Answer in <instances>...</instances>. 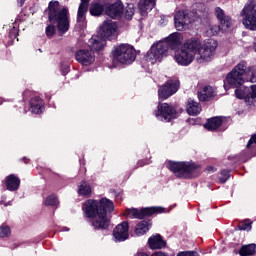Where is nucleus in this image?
I'll return each instance as SVG.
<instances>
[{
	"label": "nucleus",
	"instance_id": "nucleus-6",
	"mask_svg": "<svg viewBox=\"0 0 256 256\" xmlns=\"http://www.w3.org/2000/svg\"><path fill=\"white\" fill-rule=\"evenodd\" d=\"M114 61L121 63L122 65H131L137 58V52L135 48L129 44H120L114 47L112 51Z\"/></svg>",
	"mask_w": 256,
	"mask_h": 256
},
{
	"label": "nucleus",
	"instance_id": "nucleus-32",
	"mask_svg": "<svg viewBox=\"0 0 256 256\" xmlns=\"http://www.w3.org/2000/svg\"><path fill=\"white\" fill-rule=\"evenodd\" d=\"M255 252H256V245L249 244L246 246H242V248L239 251V255L241 256L255 255Z\"/></svg>",
	"mask_w": 256,
	"mask_h": 256
},
{
	"label": "nucleus",
	"instance_id": "nucleus-17",
	"mask_svg": "<svg viewBox=\"0 0 256 256\" xmlns=\"http://www.w3.org/2000/svg\"><path fill=\"white\" fill-rule=\"evenodd\" d=\"M123 9V2L117 1L116 3L106 8V15L111 17V19H119L121 15H123Z\"/></svg>",
	"mask_w": 256,
	"mask_h": 256
},
{
	"label": "nucleus",
	"instance_id": "nucleus-8",
	"mask_svg": "<svg viewBox=\"0 0 256 256\" xmlns=\"http://www.w3.org/2000/svg\"><path fill=\"white\" fill-rule=\"evenodd\" d=\"M242 23L246 29L256 31V4L250 3L241 11Z\"/></svg>",
	"mask_w": 256,
	"mask_h": 256
},
{
	"label": "nucleus",
	"instance_id": "nucleus-45",
	"mask_svg": "<svg viewBox=\"0 0 256 256\" xmlns=\"http://www.w3.org/2000/svg\"><path fill=\"white\" fill-rule=\"evenodd\" d=\"M66 71L68 72V71H69V68H66Z\"/></svg>",
	"mask_w": 256,
	"mask_h": 256
},
{
	"label": "nucleus",
	"instance_id": "nucleus-25",
	"mask_svg": "<svg viewBox=\"0 0 256 256\" xmlns=\"http://www.w3.org/2000/svg\"><path fill=\"white\" fill-rule=\"evenodd\" d=\"M89 1L90 0H81L77 15L78 23H85V14L87 13V9L89 8Z\"/></svg>",
	"mask_w": 256,
	"mask_h": 256
},
{
	"label": "nucleus",
	"instance_id": "nucleus-43",
	"mask_svg": "<svg viewBox=\"0 0 256 256\" xmlns=\"http://www.w3.org/2000/svg\"><path fill=\"white\" fill-rule=\"evenodd\" d=\"M18 3L20 4V7L23 6V3H25V0H18Z\"/></svg>",
	"mask_w": 256,
	"mask_h": 256
},
{
	"label": "nucleus",
	"instance_id": "nucleus-35",
	"mask_svg": "<svg viewBox=\"0 0 256 256\" xmlns=\"http://www.w3.org/2000/svg\"><path fill=\"white\" fill-rule=\"evenodd\" d=\"M9 235H11V228L5 224H2L0 226V237L3 239L5 237H9Z\"/></svg>",
	"mask_w": 256,
	"mask_h": 256
},
{
	"label": "nucleus",
	"instance_id": "nucleus-10",
	"mask_svg": "<svg viewBox=\"0 0 256 256\" xmlns=\"http://www.w3.org/2000/svg\"><path fill=\"white\" fill-rule=\"evenodd\" d=\"M154 213H165V208L163 207H149L141 210L132 208L126 210V216L129 219H143V217H150Z\"/></svg>",
	"mask_w": 256,
	"mask_h": 256
},
{
	"label": "nucleus",
	"instance_id": "nucleus-44",
	"mask_svg": "<svg viewBox=\"0 0 256 256\" xmlns=\"http://www.w3.org/2000/svg\"><path fill=\"white\" fill-rule=\"evenodd\" d=\"M208 171H215V168L213 166H209Z\"/></svg>",
	"mask_w": 256,
	"mask_h": 256
},
{
	"label": "nucleus",
	"instance_id": "nucleus-3",
	"mask_svg": "<svg viewBox=\"0 0 256 256\" xmlns=\"http://www.w3.org/2000/svg\"><path fill=\"white\" fill-rule=\"evenodd\" d=\"M245 79L250 83H256L255 67H248L247 62H240L230 73L227 74L224 80V89L241 87L245 83Z\"/></svg>",
	"mask_w": 256,
	"mask_h": 256
},
{
	"label": "nucleus",
	"instance_id": "nucleus-16",
	"mask_svg": "<svg viewBox=\"0 0 256 256\" xmlns=\"http://www.w3.org/2000/svg\"><path fill=\"white\" fill-rule=\"evenodd\" d=\"M164 41L168 44V49H172V51H177L183 45V34L179 32H175L169 35Z\"/></svg>",
	"mask_w": 256,
	"mask_h": 256
},
{
	"label": "nucleus",
	"instance_id": "nucleus-19",
	"mask_svg": "<svg viewBox=\"0 0 256 256\" xmlns=\"http://www.w3.org/2000/svg\"><path fill=\"white\" fill-rule=\"evenodd\" d=\"M105 43V38L98 34L90 38L88 41V47L91 49V51H101V49L105 47Z\"/></svg>",
	"mask_w": 256,
	"mask_h": 256
},
{
	"label": "nucleus",
	"instance_id": "nucleus-42",
	"mask_svg": "<svg viewBox=\"0 0 256 256\" xmlns=\"http://www.w3.org/2000/svg\"><path fill=\"white\" fill-rule=\"evenodd\" d=\"M0 205H4V207H7V206L11 205V202L5 203V199L2 198V200L0 201Z\"/></svg>",
	"mask_w": 256,
	"mask_h": 256
},
{
	"label": "nucleus",
	"instance_id": "nucleus-4",
	"mask_svg": "<svg viewBox=\"0 0 256 256\" xmlns=\"http://www.w3.org/2000/svg\"><path fill=\"white\" fill-rule=\"evenodd\" d=\"M49 21L56 25L59 33L69 31V8L59 5V1L49 3Z\"/></svg>",
	"mask_w": 256,
	"mask_h": 256
},
{
	"label": "nucleus",
	"instance_id": "nucleus-40",
	"mask_svg": "<svg viewBox=\"0 0 256 256\" xmlns=\"http://www.w3.org/2000/svg\"><path fill=\"white\" fill-rule=\"evenodd\" d=\"M177 256H199V254L197 252L188 251V252H179Z\"/></svg>",
	"mask_w": 256,
	"mask_h": 256
},
{
	"label": "nucleus",
	"instance_id": "nucleus-31",
	"mask_svg": "<svg viewBox=\"0 0 256 256\" xmlns=\"http://www.w3.org/2000/svg\"><path fill=\"white\" fill-rule=\"evenodd\" d=\"M105 11V6L99 2H93L90 7V13L94 17H99Z\"/></svg>",
	"mask_w": 256,
	"mask_h": 256
},
{
	"label": "nucleus",
	"instance_id": "nucleus-20",
	"mask_svg": "<svg viewBox=\"0 0 256 256\" xmlns=\"http://www.w3.org/2000/svg\"><path fill=\"white\" fill-rule=\"evenodd\" d=\"M148 245L150 249H163L167 246V242L163 240L161 235L156 234L148 239Z\"/></svg>",
	"mask_w": 256,
	"mask_h": 256
},
{
	"label": "nucleus",
	"instance_id": "nucleus-9",
	"mask_svg": "<svg viewBox=\"0 0 256 256\" xmlns=\"http://www.w3.org/2000/svg\"><path fill=\"white\" fill-rule=\"evenodd\" d=\"M98 34L105 40L109 41L115 39L117 35H119V26L117 22L113 20L104 21L103 24L99 28Z\"/></svg>",
	"mask_w": 256,
	"mask_h": 256
},
{
	"label": "nucleus",
	"instance_id": "nucleus-36",
	"mask_svg": "<svg viewBox=\"0 0 256 256\" xmlns=\"http://www.w3.org/2000/svg\"><path fill=\"white\" fill-rule=\"evenodd\" d=\"M219 31H221V26L219 25H212L210 26L209 30H208V35L210 36H215L219 33Z\"/></svg>",
	"mask_w": 256,
	"mask_h": 256
},
{
	"label": "nucleus",
	"instance_id": "nucleus-23",
	"mask_svg": "<svg viewBox=\"0 0 256 256\" xmlns=\"http://www.w3.org/2000/svg\"><path fill=\"white\" fill-rule=\"evenodd\" d=\"M21 185V180L19 177L10 174L9 176L6 177V187L8 191H17Z\"/></svg>",
	"mask_w": 256,
	"mask_h": 256
},
{
	"label": "nucleus",
	"instance_id": "nucleus-7",
	"mask_svg": "<svg viewBox=\"0 0 256 256\" xmlns=\"http://www.w3.org/2000/svg\"><path fill=\"white\" fill-rule=\"evenodd\" d=\"M167 55H169V44L164 40L158 41L147 52L146 61L151 63V65H155V63H161Z\"/></svg>",
	"mask_w": 256,
	"mask_h": 256
},
{
	"label": "nucleus",
	"instance_id": "nucleus-1",
	"mask_svg": "<svg viewBox=\"0 0 256 256\" xmlns=\"http://www.w3.org/2000/svg\"><path fill=\"white\" fill-rule=\"evenodd\" d=\"M217 40L209 38L201 43L199 38H189L185 40L180 50H176L174 60L182 67H188L193 61L197 63H209L215 57L218 47Z\"/></svg>",
	"mask_w": 256,
	"mask_h": 256
},
{
	"label": "nucleus",
	"instance_id": "nucleus-34",
	"mask_svg": "<svg viewBox=\"0 0 256 256\" xmlns=\"http://www.w3.org/2000/svg\"><path fill=\"white\" fill-rule=\"evenodd\" d=\"M133 15H135V6L129 4L125 9V19H132Z\"/></svg>",
	"mask_w": 256,
	"mask_h": 256
},
{
	"label": "nucleus",
	"instance_id": "nucleus-18",
	"mask_svg": "<svg viewBox=\"0 0 256 256\" xmlns=\"http://www.w3.org/2000/svg\"><path fill=\"white\" fill-rule=\"evenodd\" d=\"M215 14L217 19L220 21L222 31H227V29L231 28V25H233L231 17L225 15V11H223V9L217 7L215 9Z\"/></svg>",
	"mask_w": 256,
	"mask_h": 256
},
{
	"label": "nucleus",
	"instance_id": "nucleus-30",
	"mask_svg": "<svg viewBox=\"0 0 256 256\" xmlns=\"http://www.w3.org/2000/svg\"><path fill=\"white\" fill-rule=\"evenodd\" d=\"M91 193H92L91 185H89L87 181H82L78 186V195H82V197H89Z\"/></svg>",
	"mask_w": 256,
	"mask_h": 256
},
{
	"label": "nucleus",
	"instance_id": "nucleus-29",
	"mask_svg": "<svg viewBox=\"0 0 256 256\" xmlns=\"http://www.w3.org/2000/svg\"><path fill=\"white\" fill-rule=\"evenodd\" d=\"M221 123H223V118L214 117L209 119L207 123L204 125V127L208 131H215L216 129H219V127H221Z\"/></svg>",
	"mask_w": 256,
	"mask_h": 256
},
{
	"label": "nucleus",
	"instance_id": "nucleus-28",
	"mask_svg": "<svg viewBox=\"0 0 256 256\" xmlns=\"http://www.w3.org/2000/svg\"><path fill=\"white\" fill-rule=\"evenodd\" d=\"M149 229H151V222L143 220L136 225L135 234L141 237V235H145Z\"/></svg>",
	"mask_w": 256,
	"mask_h": 256
},
{
	"label": "nucleus",
	"instance_id": "nucleus-39",
	"mask_svg": "<svg viewBox=\"0 0 256 256\" xmlns=\"http://www.w3.org/2000/svg\"><path fill=\"white\" fill-rule=\"evenodd\" d=\"M254 99H256V85L251 86V92H250V103H251V105H252Z\"/></svg>",
	"mask_w": 256,
	"mask_h": 256
},
{
	"label": "nucleus",
	"instance_id": "nucleus-13",
	"mask_svg": "<svg viewBox=\"0 0 256 256\" xmlns=\"http://www.w3.org/2000/svg\"><path fill=\"white\" fill-rule=\"evenodd\" d=\"M179 89V80H169L164 86L158 90L159 99H169L171 95H175Z\"/></svg>",
	"mask_w": 256,
	"mask_h": 256
},
{
	"label": "nucleus",
	"instance_id": "nucleus-21",
	"mask_svg": "<svg viewBox=\"0 0 256 256\" xmlns=\"http://www.w3.org/2000/svg\"><path fill=\"white\" fill-rule=\"evenodd\" d=\"M215 97V90L211 86H205L201 91L198 92L199 101H211Z\"/></svg>",
	"mask_w": 256,
	"mask_h": 256
},
{
	"label": "nucleus",
	"instance_id": "nucleus-2",
	"mask_svg": "<svg viewBox=\"0 0 256 256\" xmlns=\"http://www.w3.org/2000/svg\"><path fill=\"white\" fill-rule=\"evenodd\" d=\"M115 204L113 201L102 198L97 200H88L83 205V211L86 216L92 218L94 229H107L109 227V213H113Z\"/></svg>",
	"mask_w": 256,
	"mask_h": 256
},
{
	"label": "nucleus",
	"instance_id": "nucleus-33",
	"mask_svg": "<svg viewBox=\"0 0 256 256\" xmlns=\"http://www.w3.org/2000/svg\"><path fill=\"white\" fill-rule=\"evenodd\" d=\"M45 205L57 207V205H59V200H57V197L55 195H50L46 198Z\"/></svg>",
	"mask_w": 256,
	"mask_h": 256
},
{
	"label": "nucleus",
	"instance_id": "nucleus-37",
	"mask_svg": "<svg viewBox=\"0 0 256 256\" xmlns=\"http://www.w3.org/2000/svg\"><path fill=\"white\" fill-rule=\"evenodd\" d=\"M46 35L47 37H53L55 35V26L54 25H48L46 27Z\"/></svg>",
	"mask_w": 256,
	"mask_h": 256
},
{
	"label": "nucleus",
	"instance_id": "nucleus-27",
	"mask_svg": "<svg viewBox=\"0 0 256 256\" xmlns=\"http://www.w3.org/2000/svg\"><path fill=\"white\" fill-rule=\"evenodd\" d=\"M153 7H155V0H140L139 2L141 15H146V13L153 10Z\"/></svg>",
	"mask_w": 256,
	"mask_h": 256
},
{
	"label": "nucleus",
	"instance_id": "nucleus-22",
	"mask_svg": "<svg viewBox=\"0 0 256 256\" xmlns=\"http://www.w3.org/2000/svg\"><path fill=\"white\" fill-rule=\"evenodd\" d=\"M43 100L40 97H33L30 100V111L34 113V115H39L43 111Z\"/></svg>",
	"mask_w": 256,
	"mask_h": 256
},
{
	"label": "nucleus",
	"instance_id": "nucleus-26",
	"mask_svg": "<svg viewBox=\"0 0 256 256\" xmlns=\"http://www.w3.org/2000/svg\"><path fill=\"white\" fill-rule=\"evenodd\" d=\"M235 95L237 99H245L246 103H248V105H251V91L249 90V87H242L236 89Z\"/></svg>",
	"mask_w": 256,
	"mask_h": 256
},
{
	"label": "nucleus",
	"instance_id": "nucleus-11",
	"mask_svg": "<svg viewBox=\"0 0 256 256\" xmlns=\"http://www.w3.org/2000/svg\"><path fill=\"white\" fill-rule=\"evenodd\" d=\"M193 23V18L186 10H176L174 14V25L177 31H185Z\"/></svg>",
	"mask_w": 256,
	"mask_h": 256
},
{
	"label": "nucleus",
	"instance_id": "nucleus-24",
	"mask_svg": "<svg viewBox=\"0 0 256 256\" xmlns=\"http://www.w3.org/2000/svg\"><path fill=\"white\" fill-rule=\"evenodd\" d=\"M186 110L188 115H199V113H201V104L195 102L192 99H189L186 103Z\"/></svg>",
	"mask_w": 256,
	"mask_h": 256
},
{
	"label": "nucleus",
	"instance_id": "nucleus-14",
	"mask_svg": "<svg viewBox=\"0 0 256 256\" xmlns=\"http://www.w3.org/2000/svg\"><path fill=\"white\" fill-rule=\"evenodd\" d=\"M75 57L76 61H78V63H81V65L89 66L95 63V54H93L89 50H79L76 52Z\"/></svg>",
	"mask_w": 256,
	"mask_h": 256
},
{
	"label": "nucleus",
	"instance_id": "nucleus-15",
	"mask_svg": "<svg viewBox=\"0 0 256 256\" xmlns=\"http://www.w3.org/2000/svg\"><path fill=\"white\" fill-rule=\"evenodd\" d=\"M113 237L115 241H127V239H129V224L127 222H122L117 225L113 231Z\"/></svg>",
	"mask_w": 256,
	"mask_h": 256
},
{
	"label": "nucleus",
	"instance_id": "nucleus-12",
	"mask_svg": "<svg viewBox=\"0 0 256 256\" xmlns=\"http://www.w3.org/2000/svg\"><path fill=\"white\" fill-rule=\"evenodd\" d=\"M155 115L159 121H166L169 123L171 119H177V110L167 103L159 104Z\"/></svg>",
	"mask_w": 256,
	"mask_h": 256
},
{
	"label": "nucleus",
	"instance_id": "nucleus-5",
	"mask_svg": "<svg viewBox=\"0 0 256 256\" xmlns=\"http://www.w3.org/2000/svg\"><path fill=\"white\" fill-rule=\"evenodd\" d=\"M168 169L181 179L197 177L201 171V167L193 162H169Z\"/></svg>",
	"mask_w": 256,
	"mask_h": 256
},
{
	"label": "nucleus",
	"instance_id": "nucleus-41",
	"mask_svg": "<svg viewBox=\"0 0 256 256\" xmlns=\"http://www.w3.org/2000/svg\"><path fill=\"white\" fill-rule=\"evenodd\" d=\"M222 175H224V177H220V181H221V183H225V181H227V179H229V172L223 171Z\"/></svg>",
	"mask_w": 256,
	"mask_h": 256
},
{
	"label": "nucleus",
	"instance_id": "nucleus-38",
	"mask_svg": "<svg viewBox=\"0 0 256 256\" xmlns=\"http://www.w3.org/2000/svg\"><path fill=\"white\" fill-rule=\"evenodd\" d=\"M251 222H243L242 224L239 225V229L241 231H251Z\"/></svg>",
	"mask_w": 256,
	"mask_h": 256
}]
</instances>
